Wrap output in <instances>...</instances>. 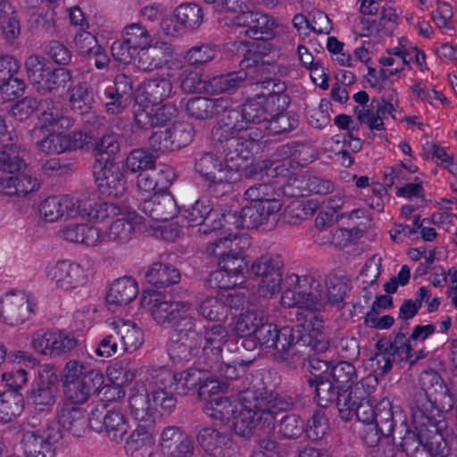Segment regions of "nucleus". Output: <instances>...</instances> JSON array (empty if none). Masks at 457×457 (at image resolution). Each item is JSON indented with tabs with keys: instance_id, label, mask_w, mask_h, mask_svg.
I'll list each match as a JSON object with an SVG mask.
<instances>
[{
	"instance_id": "f257e3e1",
	"label": "nucleus",
	"mask_w": 457,
	"mask_h": 457,
	"mask_svg": "<svg viewBox=\"0 0 457 457\" xmlns=\"http://www.w3.org/2000/svg\"><path fill=\"white\" fill-rule=\"evenodd\" d=\"M220 387L219 384L209 389L203 411L212 420L230 424L236 433L243 436H249L262 423L270 425L278 413L292 405L276 393L263 388H247L231 398L220 394L217 390Z\"/></svg>"
},
{
	"instance_id": "f03ea898",
	"label": "nucleus",
	"mask_w": 457,
	"mask_h": 457,
	"mask_svg": "<svg viewBox=\"0 0 457 457\" xmlns=\"http://www.w3.org/2000/svg\"><path fill=\"white\" fill-rule=\"evenodd\" d=\"M140 303L158 324L168 325L177 332L178 338L168 346V353L175 361L185 359L187 351L196 349L201 340L205 345L215 346L225 335L222 328L212 324L197 328L195 308L190 303L170 301L157 292L144 291Z\"/></svg>"
},
{
	"instance_id": "7ed1b4c3",
	"label": "nucleus",
	"mask_w": 457,
	"mask_h": 457,
	"mask_svg": "<svg viewBox=\"0 0 457 457\" xmlns=\"http://www.w3.org/2000/svg\"><path fill=\"white\" fill-rule=\"evenodd\" d=\"M136 374L137 370L131 368L129 362L114 361L106 370V376L114 386H105L104 374L100 370L82 361L71 360L63 369L64 394L71 401L80 403L87 400L93 389L104 395H110L109 400L120 398L125 395L121 386L131 382Z\"/></svg>"
},
{
	"instance_id": "20e7f679",
	"label": "nucleus",
	"mask_w": 457,
	"mask_h": 457,
	"mask_svg": "<svg viewBox=\"0 0 457 457\" xmlns=\"http://www.w3.org/2000/svg\"><path fill=\"white\" fill-rule=\"evenodd\" d=\"M38 122L32 129L37 148L46 154H61L66 152L65 131L74 121L65 113L62 103L46 98Z\"/></svg>"
},
{
	"instance_id": "39448f33",
	"label": "nucleus",
	"mask_w": 457,
	"mask_h": 457,
	"mask_svg": "<svg viewBox=\"0 0 457 457\" xmlns=\"http://www.w3.org/2000/svg\"><path fill=\"white\" fill-rule=\"evenodd\" d=\"M129 409L131 416L138 421L153 422L156 413H170L176 405V399L165 389L157 386L149 378L138 379L129 393Z\"/></svg>"
},
{
	"instance_id": "423d86ee",
	"label": "nucleus",
	"mask_w": 457,
	"mask_h": 457,
	"mask_svg": "<svg viewBox=\"0 0 457 457\" xmlns=\"http://www.w3.org/2000/svg\"><path fill=\"white\" fill-rule=\"evenodd\" d=\"M96 199L88 194L82 195H61L44 199L38 207L46 221L56 222L61 220H101L106 212L105 205L94 211Z\"/></svg>"
},
{
	"instance_id": "0eeeda50",
	"label": "nucleus",
	"mask_w": 457,
	"mask_h": 457,
	"mask_svg": "<svg viewBox=\"0 0 457 457\" xmlns=\"http://www.w3.org/2000/svg\"><path fill=\"white\" fill-rule=\"evenodd\" d=\"M213 4L219 12L237 13L232 20V25L245 27V35L254 39L268 40L274 37L278 27L276 19L258 11L245 12V0H204Z\"/></svg>"
},
{
	"instance_id": "6e6552de",
	"label": "nucleus",
	"mask_w": 457,
	"mask_h": 457,
	"mask_svg": "<svg viewBox=\"0 0 457 457\" xmlns=\"http://www.w3.org/2000/svg\"><path fill=\"white\" fill-rule=\"evenodd\" d=\"M212 326H219L224 331V337L220 340V344L212 346L205 345L204 339L201 340L196 349H191L187 354V356L181 361H189L193 357L203 358L207 369V374H211L215 378L236 379L246 372L247 368L252 363L251 361H245L243 360H234L230 362L221 361L222 349L228 338L227 328L221 324H212Z\"/></svg>"
},
{
	"instance_id": "1a4fd4ad",
	"label": "nucleus",
	"mask_w": 457,
	"mask_h": 457,
	"mask_svg": "<svg viewBox=\"0 0 457 457\" xmlns=\"http://www.w3.org/2000/svg\"><path fill=\"white\" fill-rule=\"evenodd\" d=\"M288 288L281 295L283 307H301L320 311L326 305V296L321 281L312 276L290 274L287 277Z\"/></svg>"
},
{
	"instance_id": "9d476101",
	"label": "nucleus",
	"mask_w": 457,
	"mask_h": 457,
	"mask_svg": "<svg viewBox=\"0 0 457 457\" xmlns=\"http://www.w3.org/2000/svg\"><path fill=\"white\" fill-rule=\"evenodd\" d=\"M278 83L285 82L270 79L256 83L257 88H260L262 92L249 97L239 111V120L246 125L245 130L250 129L251 125L253 124L260 125L261 129H266L279 94L277 93V87L273 85Z\"/></svg>"
},
{
	"instance_id": "9b49d317",
	"label": "nucleus",
	"mask_w": 457,
	"mask_h": 457,
	"mask_svg": "<svg viewBox=\"0 0 457 457\" xmlns=\"http://www.w3.org/2000/svg\"><path fill=\"white\" fill-rule=\"evenodd\" d=\"M105 205V215L103 219L89 220L93 222H103L107 219H114L111 223L108 231H105V241L113 242L117 245L127 244L131 238L137 227L146 223L145 218L137 214L134 210L126 206H119L113 203L104 201H95L93 210Z\"/></svg>"
},
{
	"instance_id": "f8f14e48",
	"label": "nucleus",
	"mask_w": 457,
	"mask_h": 457,
	"mask_svg": "<svg viewBox=\"0 0 457 457\" xmlns=\"http://www.w3.org/2000/svg\"><path fill=\"white\" fill-rule=\"evenodd\" d=\"M149 378L157 386L165 389L172 396L173 393L186 395L189 390L200 386L203 389L208 386L209 375L206 370L191 368L185 371L172 373L165 367L152 368L149 370Z\"/></svg>"
},
{
	"instance_id": "ddd939ff",
	"label": "nucleus",
	"mask_w": 457,
	"mask_h": 457,
	"mask_svg": "<svg viewBox=\"0 0 457 457\" xmlns=\"http://www.w3.org/2000/svg\"><path fill=\"white\" fill-rule=\"evenodd\" d=\"M281 202L248 203L239 212H228L222 215L228 224L238 228H258L263 225L275 226L278 220V212L282 208Z\"/></svg>"
},
{
	"instance_id": "4468645a",
	"label": "nucleus",
	"mask_w": 457,
	"mask_h": 457,
	"mask_svg": "<svg viewBox=\"0 0 457 457\" xmlns=\"http://www.w3.org/2000/svg\"><path fill=\"white\" fill-rule=\"evenodd\" d=\"M282 267L283 262L278 254H264L253 262L251 271L257 278L259 297L270 299L280 291Z\"/></svg>"
},
{
	"instance_id": "2eb2a0df",
	"label": "nucleus",
	"mask_w": 457,
	"mask_h": 457,
	"mask_svg": "<svg viewBox=\"0 0 457 457\" xmlns=\"http://www.w3.org/2000/svg\"><path fill=\"white\" fill-rule=\"evenodd\" d=\"M153 43L147 29L140 23H131L124 27L120 38L111 46L113 58L123 64H129L137 53Z\"/></svg>"
},
{
	"instance_id": "dca6fc26",
	"label": "nucleus",
	"mask_w": 457,
	"mask_h": 457,
	"mask_svg": "<svg viewBox=\"0 0 457 457\" xmlns=\"http://www.w3.org/2000/svg\"><path fill=\"white\" fill-rule=\"evenodd\" d=\"M96 92L104 104L107 113L120 114L129 106L131 102V79L124 74H119L113 81L104 79L99 82Z\"/></svg>"
},
{
	"instance_id": "f3484780",
	"label": "nucleus",
	"mask_w": 457,
	"mask_h": 457,
	"mask_svg": "<svg viewBox=\"0 0 457 457\" xmlns=\"http://www.w3.org/2000/svg\"><path fill=\"white\" fill-rule=\"evenodd\" d=\"M45 275L56 288L62 291L81 287L88 279L86 269L79 262L68 259L49 262Z\"/></svg>"
},
{
	"instance_id": "a211bd4d",
	"label": "nucleus",
	"mask_w": 457,
	"mask_h": 457,
	"mask_svg": "<svg viewBox=\"0 0 457 457\" xmlns=\"http://www.w3.org/2000/svg\"><path fill=\"white\" fill-rule=\"evenodd\" d=\"M403 448L411 454L422 450L430 457H445L449 453V448L442 434L433 424L425 428H419L415 433H406L403 439Z\"/></svg>"
},
{
	"instance_id": "6ab92c4d",
	"label": "nucleus",
	"mask_w": 457,
	"mask_h": 457,
	"mask_svg": "<svg viewBox=\"0 0 457 457\" xmlns=\"http://www.w3.org/2000/svg\"><path fill=\"white\" fill-rule=\"evenodd\" d=\"M204 21L202 8L194 3L177 6L170 18L162 21V31L170 37H179L195 31Z\"/></svg>"
},
{
	"instance_id": "aec40b11",
	"label": "nucleus",
	"mask_w": 457,
	"mask_h": 457,
	"mask_svg": "<svg viewBox=\"0 0 457 457\" xmlns=\"http://www.w3.org/2000/svg\"><path fill=\"white\" fill-rule=\"evenodd\" d=\"M31 347L37 353L57 357L75 348V337L57 329H38L31 335Z\"/></svg>"
},
{
	"instance_id": "412c9836",
	"label": "nucleus",
	"mask_w": 457,
	"mask_h": 457,
	"mask_svg": "<svg viewBox=\"0 0 457 457\" xmlns=\"http://www.w3.org/2000/svg\"><path fill=\"white\" fill-rule=\"evenodd\" d=\"M172 54L171 46L166 42H155L140 51L133 57L131 63L143 72H154L166 68L167 71H176L180 68V62L170 61Z\"/></svg>"
},
{
	"instance_id": "4be33fe9",
	"label": "nucleus",
	"mask_w": 457,
	"mask_h": 457,
	"mask_svg": "<svg viewBox=\"0 0 457 457\" xmlns=\"http://www.w3.org/2000/svg\"><path fill=\"white\" fill-rule=\"evenodd\" d=\"M175 71H167L162 76L143 80L136 89L134 105H156L174 95L170 80Z\"/></svg>"
},
{
	"instance_id": "5701e85b",
	"label": "nucleus",
	"mask_w": 457,
	"mask_h": 457,
	"mask_svg": "<svg viewBox=\"0 0 457 457\" xmlns=\"http://www.w3.org/2000/svg\"><path fill=\"white\" fill-rule=\"evenodd\" d=\"M89 426L96 431L104 430L108 438L121 443L130 428L129 421L120 408L107 410L103 415L98 408L91 411Z\"/></svg>"
},
{
	"instance_id": "b1692460",
	"label": "nucleus",
	"mask_w": 457,
	"mask_h": 457,
	"mask_svg": "<svg viewBox=\"0 0 457 457\" xmlns=\"http://www.w3.org/2000/svg\"><path fill=\"white\" fill-rule=\"evenodd\" d=\"M93 172L96 187L102 195L118 198L126 192L124 175L112 160H98L93 166Z\"/></svg>"
},
{
	"instance_id": "393cba45",
	"label": "nucleus",
	"mask_w": 457,
	"mask_h": 457,
	"mask_svg": "<svg viewBox=\"0 0 457 457\" xmlns=\"http://www.w3.org/2000/svg\"><path fill=\"white\" fill-rule=\"evenodd\" d=\"M58 389V376L54 368L45 364L38 371V381L29 392V401L36 410L43 411L55 403Z\"/></svg>"
},
{
	"instance_id": "a878e982",
	"label": "nucleus",
	"mask_w": 457,
	"mask_h": 457,
	"mask_svg": "<svg viewBox=\"0 0 457 457\" xmlns=\"http://www.w3.org/2000/svg\"><path fill=\"white\" fill-rule=\"evenodd\" d=\"M224 224L220 220H214L212 230L222 228L219 237L207 247V253L216 256L219 260L231 254L232 253H241L247 249L251 245L250 237L247 234L232 232L235 228L233 225L228 224L224 220Z\"/></svg>"
},
{
	"instance_id": "bb28decb",
	"label": "nucleus",
	"mask_w": 457,
	"mask_h": 457,
	"mask_svg": "<svg viewBox=\"0 0 457 457\" xmlns=\"http://www.w3.org/2000/svg\"><path fill=\"white\" fill-rule=\"evenodd\" d=\"M33 312L31 297L22 291H11L0 298V320L17 326L28 320Z\"/></svg>"
},
{
	"instance_id": "cd10ccee",
	"label": "nucleus",
	"mask_w": 457,
	"mask_h": 457,
	"mask_svg": "<svg viewBox=\"0 0 457 457\" xmlns=\"http://www.w3.org/2000/svg\"><path fill=\"white\" fill-rule=\"evenodd\" d=\"M61 438V431L53 427L27 431L22 436L24 453L28 457H54Z\"/></svg>"
},
{
	"instance_id": "c85d7f7f",
	"label": "nucleus",
	"mask_w": 457,
	"mask_h": 457,
	"mask_svg": "<svg viewBox=\"0 0 457 457\" xmlns=\"http://www.w3.org/2000/svg\"><path fill=\"white\" fill-rule=\"evenodd\" d=\"M276 87V84H273ZM287 85L286 83L277 84V93L278 94L276 99V104L274 112L271 114L265 130L269 131L270 134H281L289 132L295 129L299 124L298 115L288 111L290 104V98L286 94Z\"/></svg>"
},
{
	"instance_id": "c756f323",
	"label": "nucleus",
	"mask_w": 457,
	"mask_h": 457,
	"mask_svg": "<svg viewBox=\"0 0 457 457\" xmlns=\"http://www.w3.org/2000/svg\"><path fill=\"white\" fill-rule=\"evenodd\" d=\"M411 341L410 337H406L404 334L398 333L384 351L380 347L381 342H378L377 347L379 352L376 353L373 360L377 365L376 372L382 376L386 374L392 369L393 361L396 360L410 361L412 357Z\"/></svg>"
},
{
	"instance_id": "7c9ffc66",
	"label": "nucleus",
	"mask_w": 457,
	"mask_h": 457,
	"mask_svg": "<svg viewBox=\"0 0 457 457\" xmlns=\"http://www.w3.org/2000/svg\"><path fill=\"white\" fill-rule=\"evenodd\" d=\"M337 406L342 420H350L356 417L361 426L376 422L377 417L383 410V408L379 409V411L377 412L368 400H352V395H347L346 392L338 394Z\"/></svg>"
},
{
	"instance_id": "2f4dec72",
	"label": "nucleus",
	"mask_w": 457,
	"mask_h": 457,
	"mask_svg": "<svg viewBox=\"0 0 457 457\" xmlns=\"http://www.w3.org/2000/svg\"><path fill=\"white\" fill-rule=\"evenodd\" d=\"M195 170L211 185L230 183L237 180L236 172L212 154H204L199 157L195 164Z\"/></svg>"
},
{
	"instance_id": "473e14b6",
	"label": "nucleus",
	"mask_w": 457,
	"mask_h": 457,
	"mask_svg": "<svg viewBox=\"0 0 457 457\" xmlns=\"http://www.w3.org/2000/svg\"><path fill=\"white\" fill-rule=\"evenodd\" d=\"M69 402L58 404L56 419L60 426L75 436L85 434L89 426V418L86 411L78 406L80 403H75L66 396Z\"/></svg>"
},
{
	"instance_id": "72a5a7b5",
	"label": "nucleus",
	"mask_w": 457,
	"mask_h": 457,
	"mask_svg": "<svg viewBox=\"0 0 457 457\" xmlns=\"http://www.w3.org/2000/svg\"><path fill=\"white\" fill-rule=\"evenodd\" d=\"M135 124L144 129L155 126H163L171 121L177 114V108L174 104H166L154 108V105H134L133 106Z\"/></svg>"
},
{
	"instance_id": "f704fd0d",
	"label": "nucleus",
	"mask_w": 457,
	"mask_h": 457,
	"mask_svg": "<svg viewBox=\"0 0 457 457\" xmlns=\"http://www.w3.org/2000/svg\"><path fill=\"white\" fill-rule=\"evenodd\" d=\"M394 428L393 413L387 402L376 422L361 426L360 435L367 446L375 447L382 439L387 440L393 435Z\"/></svg>"
},
{
	"instance_id": "c9c22d12",
	"label": "nucleus",
	"mask_w": 457,
	"mask_h": 457,
	"mask_svg": "<svg viewBox=\"0 0 457 457\" xmlns=\"http://www.w3.org/2000/svg\"><path fill=\"white\" fill-rule=\"evenodd\" d=\"M246 131L243 130L238 137L230 139L226 150L225 161L228 167L236 172L237 179H238V170L245 166L256 148V141Z\"/></svg>"
},
{
	"instance_id": "e433bc0d",
	"label": "nucleus",
	"mask_w": 457,
	"mask_h": 457,
	"mask_svg": "<svg viewBox=\"0 0 457 457\" xmlns=\"http://www.w3.org/2000/svg\"><path fill=\"white\" fill-rule=\"evenodd\" d=\"M138 294L135 279L123 277L113 281L105 296V304L112 312H118L129 304Z\"/></svg>"
},
{
	"instance_id": "4c0bfd02",
	"label": "nucleus",
	"mask_w": 457,
	"mask_h": 457,
	"mask_svg": "<svg viewBox=\"0 0 457 457\" xmlns=\"http://www.w3.org/2000/svg\"><path fill=\"white\" fill-rule=\"evenodd\" d=\"M231 107L229 97L210 99L197 96L187 100L186 112L187 115L195 120H206L227 112Z\"/></svg>"
},
{
	"instance_id": "58836bf2",
	"label": "nucleus",
	"mask_w": 457,
	"mask_h": 457,
	"mask_svg": "<svg viewBox=\"0 0 457 457\" xmlns=\"http://www.w3.org/2000/svg\"><path fill=\"white\" fill-rule=\"evenodd\" d=\"M109 326L119 337L123 352L134 353L143 345V330L135 321L116 316L111 320Z\"/></svg>"
},
{
	"instance_id": "ea45409f",
	"label": "nucleus",
	"mask_w": 457,
	"mask_h": 457,
	"mask_svg": "<svg viewBox=\"0 0 457 457\" xmlns=\"http://www.w3.org/2000/svg\"><path fill=\"white\" fill-rule=\"evenodd\" d=\"M141 212L149 219L163 222L174 218L178 213L174 198L167 194L160 193L144 200L140 204Z\"/></svg>"
},
{
	"instance_id": "a19ab883",
	"label": "nucleus",
	"mask_w": 457,
	"mask_h": 457,
	"mask_svg": "<svg viewBox=\"0 0 457 457\" xmlns=\"http://www.w3.org/2000/svg\"><path fill=\"white\" fill-rule=\"evenodd\" d=\"M154 443L151 428L138 425L126 441V453L129 457H152Z\"/></svg>"
},
{
	"instance_id": "79ce46f5",
	"label": "nucleus",
	"mask_w": 457,
	"mask_h": 457,
	"mask_svg": "<svg viewBox=\"0 0 457 457\" xmlns=\"http://www.w3.org/2000/svg\"><path fill=\"white\" fill-rule=\"evenodd\" d=\"M292 154L293 148L289 145L279 146L271 159L262 162V172L270 179L287 176L291 167Z\"/></svg>"
},
{
	"instance_id": "37998d69",
	"label": "nucleus",
	"mask_w": 457,
	"mask_h": 457,
	"mask_svg": "<svg viewBox=\"0 0 457 457\" xmlns=\"http://www.w3.org/2000/svg\"><path fill=\"white\" fill-rule=\"evenodd\" d=\"M38 180L28 174L0 178V190L7 195L25 196L39 188Z\"/></svg>"
},
{
	"instance_id": "c03bdc74",
	"label": "nucleus",
	"mask_w": 457,
	"mask_h": 457,
	"mask_svg": "<svg viewBox=\"0 0 457 457\" xmlns=\"http://www.w3.org/2000/svg\"><path fill=\"white\" fill-rule=\"evenodd\" d=\"M11 141L0 148V170L8 173H14L26 167L22 157V149L16 143V136L8 137Z\"/></svg>"
},
{
	"instance_id": "a18cd8bd",
	"label": "nucleus",
	"mask_w": 457,
	"mask_h": 457,
	"mask_svg": "<svg viewBox=\"0 0 457 457\" xmlns=\"http://www.w3.org/2000/svg\"><path fill=\"white\" fill-rule=\"evenodd\" d=\"M227 120H222L212 129V137L220 142H226V148L228 144L233 137H238L243 130H245L246 125L241 123L239 120V111L230 108L227 111Z\"/></svg>"
},
{
	"instance_id": "49530a36",
	"label": "nucleus",
	"mask_w": 457,
	"mask_h": 457,
	"mask_svg": "<svg viewBox=\"0 0 457 457\" xmlns=\"http://www.w3.org/2000/svg\"><path fill=\"white\" fill-rule=\"evenodd\" d=\"M145 278L156 287H165L178 283L180 280V272L170 264L156 262L145 271Z\"/></svg>"
},
{
	"instance_id": "de8ad7c7",
	"label": "nucleus",
	"mask_w": 457,
	"mask_h": 457,
	"mask_svg": "<svg viewBox=\"0 0 457 457\" xmlns=\"http://www.w3.org/2000/svg\"><path fill=\"white\" fill-rule=\"evenodd\" d=\"M434 408L433 402L429 399L428 394L424 390H420L414 395L411 413L412 424L415 430L425 428L430 426V414Z\"/></svg>"
},
{
	"instance_id": "09e8293b",
	"label": "nucleus",
	"mask_w": 457,
	"mask_h": 457,
	"mask_svg": "<svg viewBox=\"0 0 457 457\" xmlns=\"http://www.w3.org/2000/svg\"><path fill=\"white\" fill-rule=\"evenodd\" d=\"M268 318L262 310H247L238 316L235 330L239 337H254Z\"/></svg>"
},
{
	"instance_id": "8fccbe9b",
	"label": "nucleus",
	"mask_w": 457,
	"mask_h": 457,
	"mask_svg": "<svg viewBox=\"0 0 457 457\" xmlns=\"http://www.w3.org/2000/svg\"><path fill=\"white\" fill-rule=\"evenodd\" d=\"M157 158V154L153 151L146 148H137L128 154L125 167L132 173L149 171L154 168Z\"/></svg>"
},
{
	"instance_id": "3c124183",
	"label": "nucleus",
	"mask_w": 457,
	"mask_h": 457,
	"mask_svg": "<svg viewBox=\"0 0 457 457\" xmlns=\"http://www.w3.org/2000/svg\"><path fill=\"white\" fill-rule=\"evenodd\" d=\"M71 76L69 71L63 68H49L42 80L38 81L35 87L42 94L56 92L60 89H64L71 81Z\"/></svg>"
},
{
	"instance_id": "603ef678",
	"label": "nucleus",
	"mask_w": 457,
	"mask_h": 457,
	"mask_svg": "<svg viewBox=\"0 0 457 457\" xmlns=\"http://www.w3.org/2000/svg\"><path fill=\"white\" fill-rule=\"evenodd\" d=\"M24 409V400L15 392L0 393V421L9 422L20 416Z\"/></svg>"
},
{
	"instance_id": "864d4df0",
	"label": "nucleus",
	"mask_w": 457,
	"mask_h": 457,
	"mask_svg": "<svg viewBox=\"0 0 457 457\" xmlns=\"http://www.w3.org/2000/svg\"><path fill=\"white\" fill-rule=\"evenodd\" d=\"M246 73L244 71L229 72L210 79V94L232 92L238 88L245 80Z\"/></svg>"
},
{
	"instance_id": "5fc2aeb1",
	"label": "nucleus",
	"mask_w": 457,
	"mask_h": 457,
	"mask_svg": "<svg viewBox=\"0 0 457 457\" xmlns=\"http://www.w3.org/2000/svg\"><path fill=\"white\" fill-rule=\"evenodd\" d=\"M379 64L382 68L379 70V78L383 80L390 79H400L403 71L408 68L411 69V62L404 58H399L388 54H385L379 57Z\"/></svg>"
},
{
	"instance_id": "6e6d98bb",
	"label": "nucleus",
	"mask_w": 457,
	"mask_h": 457,
	"mask_svg": "<svg viewBox=\"0 0 457 457\" xmlns=\"http://www.w3.org/2000/svg\"><path fill=\"white\" fill-rule=\"evenodd\" d=\"M329 375L339 388L337 395L343 392L348 393L357 378L354 366L348 361H340L333 365Z\"/></svg>"
},
{
	"instance_id": "4d7b16f0",
	"label": "nucleus",
	"mask_w": 457,
	"mask_h": 457,
	"mask_svg": "<svg viewBox=\"0 0 457 457\" xmlns=\"http://www.w3.org/2000/svg\"><path fill=\"white\" fill-rule=\"evenodd\" d=\"M179 69H182L180 79L183 91L187 93L210 94V79L190 68H183L180 65Z\"/></svg>"
},
{
	"instance_id": "13d9d810",
	"label": "nucleus",
	"mask_w": 457,
	"mask_h": 457,
	"mask_svg": "<svg viewBox=\"0 0 457 457\" xmlns=\"http://www.w3.org/2000/svg\"><path fill=\"white\" fill-rule=\"evenodd\" d=\"M196 440L205 452L212 454L225 445L227 436L214 428L203 427L196 432Z\"/></svg>"
},
{
	"instance_id": "bf43d9fd",
	"label": "nucleus",
	"mask_w": 457,
	"mask_h": 457,
	"mask_svg": "<svg viewBox=\"0 0 457 457\" xmlns=\"http://www.w3.org/2000/svg\"><path fill=\"white\" fill-rule=\"evenodd\" d=\"M197 311L200 316L209 320L221 321L228 316V309L220 299L219 293L216 296L204 298L199 303Z\"/></svg>"
},
{
	"instance_id": "052dcab7",
	"label": "nucleus",
	"mask_w": 457,
	"mask_h": 457,
	"mask_svg": "<svg viewBox=\"0 0 457 457\" xmlns=\"http://www.w3.org/2000/svg\"><path fill=\"white\" fill-rule=\"evenodd\" d=\"M120 152V143L118 135L113 132H108L97 139L95 143L94 153L96 156V161L106 159L114 162V156Z\"/></svg>"
},
{
	"instance_id": "680f3d73",
	"label": "nucleus",
	"mask_w": 457,
	"mask_h": 457,
	"mask_svg": "<svg viewBox=\"0 0 457 457\" xmlns=\"http://www.w3.org/2000/svg\"><path fill=\"white\" fill-rule=\"evenodd\" d=\"M295 187L301 195H325L332 190V184L315 176H303L294 180Z\"/></svg>"
},
{
	"instance_id": "e2e57ef3",
	"label": "nucleus",
	"mask_w": 457,
	"mask_h": 457,
	"mask_svg": "<svg viewBox=\"0 0 457 457\" xmlns=\"http://www.w3.org/2000/svg\"><path fill=\"white\" fill-rule=\"evenodd\" d=\"M323 289L326 303H337L344 300L349 288L345 278L337 275H328L324 280Z\"/></svg>"
},
{
	"instance_id": "0e129e2a",
	"label": "nucleus",
	"mask_w": 457,
	"mask_h": 457,
	"mask_svg": "<svg viewBox=\"0 0 457 457\" xmlns=\"http://www.w3.org/2000/svg\"><path fill=\"white\" fill-rule=\"evenodd\" d=\"M213 211V204L209 198L198 199L191 207L184 210L183 217L192 225L198 226L207 219Z\"/></svg>"
},
{
	"instance_id": "69168bd1",
	"label": "nucleus",
	"mask_w": 457,
	"mask_h": 457,
	"mask_svg": "<svg viewBox=\"0 0 457 457\" xmlns=\"http://www.w3.org/2000/svg\"><path fill=\"white\" fill-rule=\"evenodd\" d=\"M93 97L85 84H78L71 90L69 98L71 108L79 114L89 112L92 107Z\"/></svg>"
},
{
	"instance_id": "338daca9",
	"label": "nucleus",
	"mask_w": 457,
	"mask_h": 457,
	"mask_svg": "<svg viewBox=\"0 0 457 457\" xmlns=\"http://www.w3.org/2000/svg\"><path fill=\"white\" fill-rule=\"evenodd\" d=\"M312 384L315 387V400L319 406L325 408L334 402L337 393L330 380L316 374Z\"/></svg>"
},
{
	"instance_id": "774afa93",
	"label": "nucleus",
	"mask_w": 457,
	"mask_h": 457,
	"mask_svg": "<svg viewBox=\"0 0 457 457\" xmlns=\"http://www.w3.org/2000/svg\"><path fill=\"white\" fill-rule=\"evenodd\" d=\"M328 428V419L325 415L324 411H317L308 420L305 433L310 440L317 441L327 435Z\"/></svg>"
}]
</instances>
